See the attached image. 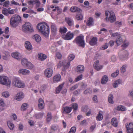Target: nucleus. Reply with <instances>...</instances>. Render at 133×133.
<instances>
[{
	"label": "nucleus",
	"instance_id": "f257e3e1",
	"mask_svg": "<svg viewBox=\"0 0 133 133\" xmlns=\"http://www.w3.org/2000/svg\"><path fill=\"white\" fill-rule=\"evenodd\" d=\"M37 27L39 31L43 34L45 37L49 36V27L46 23L45 22L39 23L37 25Z\"/></svg>",
	"mask_w": 133,
	"mask_h": 133
},
{
	"label": "nucleus",
	"instance_id": "f03ea898",
	"mask_svg": "<svg viewBox=\"0 0 133 133\" xmlns=\"http://www.w3.org/2000/svg\"><path fill=\"white\" fill-rule=\"evenodd\" d=\"M22 29L25 32L31 33L34 32L33 28L31 24L29 22H26L22 26Z\"/></svg>",
	"mask_w": 133,
	"mask_h": 133
},
{
	"label": "nucleus",
	"instance_id": "7ed1b4c3",
	"mask_svg": "<svg viewBox=\"0 0 133 133\" xmlns=\"http://www.w3.org/2000/svg\"><path fill=\"white\" fill-rule=\"evenodd\" d=\"M21 21V17L18 15H15L13 16L11 18L10 23L12 26L16 27V26L15 24L16 23H18Z\"/></svg>",
	"mask_w": 133,
	"mask_h": 133
},
{
	"label": "nucleus",
	"instance_id": "20e7f679",
	"mask_svg": "<svg viewBox=\"0 0 133 133\" xmlns=\"http://www.w3.org/2000/svg\"><path fill=\"white\" fill-rule=\"evenodd\" d=\"M75 42L76 44L79 46L84 48L85 46V43L84 40V36H79L77 37L74 41Z\"/></svg>",
	"mask_w": 133,
	"mask_h": 133
},
{
	"label": "nucleus",
	"instance_id": "39448f33",
	"mask_svg": "<svg viewBox=\"0 0 133 133\" xmlns=\"http://www.w3.org/2000/svg\"><path fill=\"white\" fill-rule=\"evenodd\" d=\"M12 84L15 86L19 88H23L25 86L24 83L17 78H14Z\"/></svg>",
	"mask_w": 133,
	"mask_h": 133
},
{
	"label": "nucleus",
	"instance_id": "423d86ee",
	"mask_svg": "<svg viewBox=\"0 0 133 133\" xmlns=\"http://www.w3.org/2000/svg\"><path fill=\"white\" fill-rule=\"evenodd\" d=\"M17 10V9L11 10V8H9L8 9L5 8H4L2 11V13L6 16H8L9 14H14L15 13V12Z\"/></svg>",
	"mask_w": 133,
	"mask_h": 133
},
{
	"label": "nucleus",
	"instance_id": "0eeeda50",
	"mask_svg": "<svg viewBox=\"0 0 133 133\" xmlns=\"http://www.w3.org/2000/svg\"><path fill=\"white\" fill-rule=\"evenodd\" d=\"M11 81L6 76H2L0 77V83L7 86L10 85Z\"/></svg>",
	"mask_w": 133,
	"mask_h": 133
},
{
	"label": "nucleus",
	"instance_id": "6e6552de",
	"mask_svg": "<svg viewBox=\"0 0 133 133\" xmlns=\"http://www.w3.org/2000/svg\"><path fill=\"white\" fill-rule=\"evenodd\" d=\"M70 62H68L66 63L65 61H64L62 62L61 61H60L58 64L57 67L59 68L62 65H63V68L62 69V70L64 71L66 69H67L69 68L70 65Z\"/></svg>",
	"mask_w": 133,
	"mask_h": 133
},
{
	"label": "nucleus",
	"instance_id": "1a4fd4ad",
	"mask_svg": "<svg viewBox=\"0 0 133 133\" xmlns=\"http://www.w3.org/2000/svg\"><path fill=\"white\" fill-rule=\"evenodd\" d=\"M21 62L22 65L24 66H25L27 69H31L33 67V65L32 63L29 62H28L26 59H23Z\"/></svg>",
	"mask_w": 133,
	"mask_h": 133
},
{
	"label": "nucleus",
	"instance_id": "9d476101",
	"mask_svg": "<svg viewBox=\"0 0 133 133\" xmlns=\"http://www.w3.org/2000/svg\"><path fill=\"white\" fill-rule=\"evenodd\" d=\"M74 36V34L73 33L69 31L66 34L63 35L62 37L65 40H70L73 38Z\"/></svg>",
	"mask_w": 133,
	"mask_h": 133
},
{
	"label": "nucleus",
	"instance_id": "9b49d317",
	"mask_svg": "<svg viewBox=\"0 0 133 133\" xmlns=\"http://www.w3.org/2000/svg\"><path fill=\"white\" fill-rule=\"evenodd\" d=\"M53 74L52 70L49 68L46 69L44 71V74L45 76L48 78L51 77Z\"/></svg>",
	"mask_w": 133,
	"mask_h": 133
},
{
	"label": "nucleus",
	"instance_id": "f8f14e48",
	"mask_svg": "<svg viewBox=\"0 0 133 133\" xmlns=\"http://www.w3.org/2000/svg\"><path fill=\"white\" fill-rule=\"evenodd\" d=\"M28 3L29 5H32L35 4L36 8H38L41 5V3L39 0H31L28 1Z\"/></svg>",
	"mask_w": 133,
	"mask_h": 133
},
{
	"label": "nucleus",
	"instance_id": "ddd939ff",
	"mask_svg": "<svg viewBox=\"0 0 133 133\" xmlns=\"http://www.w3.org/2000/svg\"><path fill=\"white\" fill-rule=\"evenodd\" d=\"M65 21L68 25L70 26H74V22L72 19L70 17H66L65 18Z\"/></svg>",
	"mask_w": 133,
	"mask_h": 133
},
{
	"label": "nucleus",
	"instance_id": "4468645a",
	"mask_svg": "<svg viewBox=\"0 0 133 133\" xmlns=\"http://www.w3.org/2000/svg\"><path fill=\"white\" fill-rule=\"evenodd\" d=\"M108 19L111 23H112L115 22L116 20V17L115 16V14L112 12H111Z\"/></svg>",
	"mask_w": 133,
	"mask_h": 133
},
{
	"label": "nucleus",
	"instance_id": "2eb2a0df",
	"mask_svg": "<svg viewBox=\"0 0 133 133\" xmlns=\"http://www.w3.org/2000/svg\"><path fill=\"white\" fill-rule=\"evenodd\" d=\"M127 131L128 133H133V123H131L126 125Z\"/></svg>",
	"mask_w": 133,
	"mask_h": 133
},
{
	"label": "nucleus",
	"instance_id": "dca6fc26",
	"mask_svg": "<svg viewBox=\"0 0 133 133\" xmlns=\"http://www.w3.org/2000/svg\"><path fill=\"white\" fill-rule=\"evenodd\" d=\"M97 38L96 37H94L90 40L89 43L92 46L94 45L97 44Z\"/></svg>",
	"mask_w": 133,
	"mask_h": 133
},
{
	"label": "nucleus",
	"instance_id": "f3484780",
	"mask_svg": "<svg viewBox=\"0 0 133 133\" xmlns=\"http://www.w3.org/2000/svg\"><path fill=\"white\" fill-rule=\"evenodd\" d=\"M24 95L22 92H20L17 93L16 96V99L18 101L20 100L21 99L23 98Z\"/></svg>",
	"mask_w": 133,
	"mask_h": 133
},
{
	"label": "nucleus",
	"instance_id": "a211bd4d",
	"mask_svg": "<svg viewBox=\"0 0 133 133\" xmlns=\"http://www.w3.org/2000/svg\"><path fill=\"white\" fill-rule=\"evenodd\" d=\"M25 46L26 48L29 51L31 50L32 48L31 44L28 41L25 42Z\"/></svg>",
	"mask_w": 133,
	"mask_h": 133
},
{
	"label": "nucleus",
	"instance_id": "6ab92c4d",
	"mask_svg": "<svg viewBox=\"0 0 133 133\" xmlns=\"http://www.w3.org/2000/svg\"><path fill=\"white\" fill-rule=\"evenodd\" d=\"M103 112L102 111H99L98 114L96 117V120L98 121L102 120L103 118Z\"/></svg>",
	"mask_w": 133,
	"mask_h": 133
},
{
	"label": "nucleus",
	"instance_id": "aec40b11",
	"mask_svg": "<svg viewBox=\"0 0 133 133\" xmlns=\"http://www.w3.org/2000/svg\"><path fill=\"white\" fill-rule=\"evenodd\" d=\"M38 106L39 108H44V101L42 98H39L38 100Z\"/></svg>",
	"mask_w": 133,
	"mask_h": 133
},
{
	"label": "nucleus",
	"instance_id": "412c9836",
	"mask_svg": "<svg viewBox=\"0 0 133 133\" xmlns=\"http://www.w3.org/2000/svg\"><path fill=\"white\" fill-rule=\"evenodd\" d=\"M84 66L82 65H79L77 67V71L79 73H82L84 71Z\"/></svg>",
	"mask_w": 133,
	"mask_h": 133
},
{
	"label": "nucleus",
	"instance_id": "4be33fe9",
	"mask_svg": "<svg viewBox=\"0 0 133 133\" xmlns=\"http://www.w3.org/2000/svg\"><path fill=\"white\" fill-rule=\"evenodd\" d=\"M94 24V21L92 18L91 17H89L86 23L87 25L90 26Z\"/></svg>",
	"mask_w": 133,
	"mask_h": 133
},
{
	"label": "nucleus",
	"instance_id": "5701e85b",
	"mask_svg": "<svg viewBox=\"0 0 133 133\" xmlns=\"http://www.w3.org/2000/svg\"><path fill=\"white\" fill-rule=\"evenodd\" d=\"M70 10L72 12H80L81 10L79 8L76 6H72L70 9Z\"/></svg>",
	"mask_w": 133,
	"mask_h": 133
},
{
	"label": "nucleus",
	"instance_id": "b1692460",
	"mask_svg": "<svg viewBox=\"0 0 133 133\" xmlns=\"http://www.w3.org/2000/svg\"><path fill=\"white\" fill-rule=\"evenodd\" d=\"M112 125L115 127H117L118 125V122L117 119L115 118H113L111 120Z\"/></svg>",
	"mask_w": 133,
	"mask_h": 133
},
{
	"label": "nucleus",
	"instance_id": "393cba45",
	"mask_svg": "<svg viewBox=\"0 0 133 133\" xmlns=\"http://www.w3.org/2000/svg\"><path fill=\"white\" fill-rule=\"evenodd\" d=\"M61 78V76L60 75L58 74L56 75L53 78V81L55 83L59 81Z\"/></svg>",
	"mask_w": 133,
	"mask_h": 133
},
{
	"label": "nucleus",
	"instance_id": "a878e982",
	"mask_svg": "<svg viewBox=\"0 0 133 133\" xmlns=\"http://www.w3.org/2000/svg\"><path fill=\"white\" fill-rule=\"evenodd\" d=\"M19 74L23 75H27L29 73L30 71L26 69H20L18 70Z\"/></svg>",
	"mask_w": 133,
	"mask_h": 133
},
{
	"label": "nucleus",
	"instance_id": "bb28decb",
	"mask_svg": "<svg viewBox=\"0 0 133 133\" xmlns=\"http://www.w3.org/2000/svg\"><path fill=\"white\" fill-rule=\"evenodd\" d=\"M20 54L18 52H15L12 54L11 55L14 58L19 60L21 58L20 56Z\"/></svg>",
	"mask_w": 133,
	"mask_h": 133
},
{
	"label": "nucleus",
	"instance_id": "cd10ccee",
	"mask_svg": "<svg viewBox=\"0 0 133 133\" xmlns=\"http://www.w3.org/2000/svg\"><path fill=\"white\" fill-rule=\"evenodd\" d=\"M123 41L120 36H118L116 40V43L117 45L122 44Z\"/></svg>",
	"mask_w": 133,
	"mask_h": 133
},
{
	"label": "nucleus",
	"instance_id": "c85d7f7f",
	"mask_svg": "<svg viewBox=\"0 0 133 133\" xmlns=\"http://www.w3.org/2000/svg\"><path fill=\"white\" fill-rule=\"evenodd\" d=\"M39 58L41 61H43L46 58V56L43 54L40 53L38 54Z\"/></svg>",
	"mask_w": 133,
	"mask_h": 133
},
{
	"label": "nucleus",
	"instance_id": "c756f323",
	"mask_svg": "<svg viewBox=\"0 0 133 133\" xmlns=\"http://www.w3.org/2000/svg\"><path fill=\"white\" fill-rule=\"evenodd\" d=\"M122 83V80L120 79H118L114 82L113 84V86L114 88H116L118 86L119 84H121Z\"/></svg>",
	"mask_w": 133,
	"mask_h": 133
},
{
	"label": "nucleus",
	"instance_id": "7c9ffc66",
	"mask_svg": "<svg viewBox=\"0 0 133 133\" xmlns=\"http://www.w3.org/2000/svg\"><path fill=\"white\" fill-rule=\"evenodd\" d=\"M51 28L52 33L54 35L55 34L57 31V28L55 25L52 24L51 25Z\"/></svg>",
	"mask_w": 133,
	"mask_h": 133
},
{
	"label": "nucleus",
	"instance_id": "2f4dec72",
	"mask_svg": "<svg viewBox=\"0 0 133 133\" xmlns=\"http://www.w3.org/2000/svg\"><path fill=\"white\" fill-rule=\"evenodd\" d=\"M108 80V77L106 75L103 76L101 79V82L102 84H105Z\"/></svg>",
	"mask_w": 133,
	"mask_h": 133
},
{
	"label": "nucleus",
	"instance_id": "473e14b6",
	"mask_svg": "<svg viewBox=\"0 0 133 133\" xmlns=\"http://www.w3.org/2000/svg\"><path fill=\"white\" fill-rule=\"evenodd\" d=\"M63 84H61L56 88V94H58L60 92L63 87Z\"/></svg>",
	"mask_w": 133,
	"mask_h": 133
},
{
	"label": "nucleus",
	"instance_id": "72a5a7b5",
	"mask_svg": "<svg viewBox=\"0 0 133 133\" xmlns=\"http://www.w3.org/2000/svg\"><path fill=\"white\" fill-rule=\"evenodd\" d=\"M83 16L79 12L77 14L76 16V18L78 20H82Z\"/></svg>",
	"mask_w": 133,
	"mask_h": 133
},
{
	"label": "nucleus",
	"instance_id": "f704fd0d",
	"mask_svg": "<svg viewBox=\"0 0 133 133\" xmlns=\"http://www.w3.org/2000/svg\"><path fill=\"white\" fill-rule=\"evenodd\" d=\"M33 38L35 39L36 42H39L40 41L41 39V37L38 34L35 35Z\"/></svg>",
	"mask_w": 133,
	"mask_h": 133
},
{
	"label": "nucleus",
	"instance_id": "c9c22d12",
	"mask_svg": "<svg viewBox=\"0 0 133 133\" xmlns=\"http://www.w3.org/2000/svg\"><path fill=\"white\" fill-rule=\"evenodd\" d=\"M113 96L112 94H110L108 96V100L109 102L111 104H113L114 102L113 100Z\"/></svg>",
	"mask_w": 133,
	"mask_h": 133
},
{
	"label": "nucleus",
	"instance_id": "e433bc0d",
	"mask_svg": "<svg viewBox=\"0 0 133 133\" xmlns=\"http://www.w3.org/2000/svg\"><path fill=\"white\" fill-rule=\"evenodd\" d=\"M51 129L53 131H56L59 129L58 126L57 125H53L51 127Z\"/></svg>",
	"mask_w": 133,
	"mask_h": 133
},
{
	"label": "nucleus",
	"instance_id": "4c0bfd02",
	"mask_svg": "<svg viewBox=\"0 0 133 133\" xmlns=\"http://www.w3.org/2000/svg\"><path fill=\"white\" fill-rule=\"evenodd\" d=\"M7 124L8 127L11 130H12L14 127V124L10 121L7 122Z\"/></svg>",
	"mask_w": 133,
	"mask_h": 133
},
{
	"label": "nucleus",
	"instance_id": "58836bf2",
	"mask_svg": "<svg viewBox=\"0 0 133 133\" xmlns=\"http://www.w3.org/2000/svg\"><path fill=\"white\" fill-rule=\"evenodd\" d=\"M52 117L50 112H48L47 115L46 120L47 122H49L51 119Z\"/></svg>",
	"mask_w": 133,
	"mask_h": 133
},
{
	"label": "nucleus",
	"instance_id": "ea45409f",
	"mask_svg": "<svg viewBox=\"0 0 133 133\" xmlns=\"http://www.w3.org/2000/svg\"><path fill=\"white\" fill-rule=\"evenodd\" d=\"M75 57V55L73 54H70L68 57V62H69L73 60Z\"/></svg>",
	"mask_w": 133,
	"mask_h": 133
},
{
	"label": "nucleus",
	"instance_id": "a19ab883",
	"mask_svg": "<svg viewBox=\"0 0 133 133\" xmlns=\"http://www.w3.org/2000/svg\"><path fill=\"white\" fill-rule=\"evenodd\" d=\"M78 104L76 103H74L72 104L71 107H63V108H78Z\"/></svg>",
	"mask_w": 133,
	"mask_h": 133
},
{
	"label": "nucleus",
	"instance_id": "79ce46f5",
	"mask_svg": "<svg viewBox=\"0 0 133 133\" xmlns=\"http://www.w3.org/2000/svg\"><path fill=\"white\" fill-rule=\"evenodd\" d=\"M67 29L65 27L60 28L59 29V32L61 33H65L67 32Z\"/></svg>",
	"mask_w": 133,
	"mask_h": 133
},
{
	"label": "nucleus",
	"instance_id": "37998d69",
	"mask_svg": "<svg viewBox=\"0 0 133 133\" xmlns=\"http://www.w3.org/2000/svg\"><path fill=\"white\" fill-rule=\"evenodd\" d=\"M119 70H117L115 72L112 73L111 75V76L112 77H116L119 74Z\"/></svg>",
	"mask_w": 133,
	"mask_h": 133
},
{
	"label": "nucleus",
	"instance_id": "c03bdc74",
	"mask_svg": "<svg viewBox=\"0 0 133 133\" xmlns=\"http://www.w3.org/2000/svg\"><path fill=\"white\" fill-rule=\"evenodd\" d=\"M43 115V113H41L35 115V117L37 119H40L42 117Z\"/></svg>",
	"mask_w": 133,
	"mask_h": 133
},
{
	"label": "nucleus",
	"instance_id": "a18cd8bd",
	"mask_svg": "<svg viewBox=\"0 0 133 133\" xmlns=\"http://www.w3.org/2000/svg\"><path fill=\"white\" fill-rule=\"evenodd\" d=\"M76 130V128L75 127H72L70 129L69 133H75Z\"/></svg>",
	"mask_w": 133,
	"mask_h": 133
},
{
	"label": "nucleus",
	"instance_id": "49530a36",
	"mask_svg": "<svg viewBox=\"0 0 133 133\" xmlns=\"http://www.w3.org/2000/svg\"><path fill=\"white\" fill-rule=\"evenodd\" d=\"M108 47V44L106 43L105 44L102 45L101 47V49L102 50L105 49Z\"/></svg>",
	"mask_w": 133,
	"mask_h": 133
},
{
	"label": "nucleus",
	"instance_id": "de8ad7c7",
	"mask_svg": "<svg viewBox=\"0 0 133 133\" xmlns=\"http://www.w3.org/2000/svg\"><path fill=\"white\" fill-rule=\"evenodd\" d=\"M72 109H63V111L64 113H68L70 112Z\"/></svg>",
	"mask_w": 133,
	"mask_h": 133
},
{
	"label": "nucleus",
	"instance_id": "09e8293b",
	"mask_svg": "<svg viewBox=\"0 0 133 133\" xmlns=\"http://www.w3.org/2000/svg\"><path fill=\"white\" fill-rule=\"evenodd\" d=\"M2 95L4 97H8L9 96V93L7 92H4L2 93Z\"/></svg>",
	"mask_w": 133,
	"mask_h": 133
},
{
	"label": "nucleus",
	"instance_id": "8fccbe9b",
	"mask_svg": "<svg viewBox=\"0 0 133 133\" xmlns=\"http://www.w3.org/2000/svg\"><path fill=\"white\" fill-rule=\"evenodd\" d=\"M9 3L10 2L9 1H6L3 3V6L7 8L9 6Z\"/></svg>",
	"mask_w": 133,
	"mask_h": 133
},
{
	"label": "nucleus",
	"instance_id": "3c124183",
	"mask_svg": "<svg viewBox=\"0 0 133 133\" xmlns=\"http://www.w3.org/2000/svg\"><path fill=\"white\" fill-rule=\"evenodd\" d=\"M83 77V76L82 75H81L79 76H78L77 77V78L75 79V82H77L82 79Z\"/></svg>",
	"mask_w": 133,
	"mask_h": 133
},
{
	"label": "nucleus",
	"instance_id": "603ef678",
	"mask_svg": "<svg viewBox=\"0 0 133 133\" xmlns=\"http://www.w3.org/2000/svg\"><path fill=\"white\" fill-rule=\"evenodd\" d=\"M99 64V61H97L95 62L93 65V66L95 69H98L96 66L98 65Z\"/></svg>",
	"mask_w": 133,
	"mask_h": 133
},
{
	"label": "nucleus",
	"instance_id": "864d4df0",
	"mask_svg": "<svg viewBox=\"0 0 133 133\" xmlns=\"http://www.w3.org/2000/svg\"><path fill=\"white\" fill-rule=\"evenodd\" d=\"M127 67V65H123L122 67L121 68V70L122 72H125L126 71V69Z\"/></svg>",
	"mask_w": 133,
	"mask_h": 133
},
{
	"label": "nucleus",
	"instance_id": "5fc2aeb1",
	"mask_svg": "<svg viewBox=\"0 0 133 133\" xmlns=\"http://www.w3.org/2000/svg\"><path fill=\"white\" fill-rule=\"evenodd\" d=\"M129 44V43L127 42L126 43H124L122 46L121 47L123 49H124L125 48L127 47Z\"/></svg>",
	"mask_w": 133,
	"mask_h": 133
},
{
	"label": "nucleus",
	"instance_id": "6e6d98bb",
	"mask_svg": "<svg viewBox=\"0 0 133 133\" xmlns=\"http://www.w3.org/2000/svg\"><path fill=\"white\" fill-rule=\"evenodd\" d=\"M56 56L58 59H60L62 58V55L60 53L57 52L56 53Z\"/></svg>",
	"mask_w": 133,
	"mask_h": 133
},
{
	"label": "nucleus",
	"instance_id": "4d7b16f0",
	"mask_svg": "<svg viewBox=\"0 0 133 133\" xmlns=\"http://www.w3.org/2000/svg\"><path fill=\"white\" fill-rule=\"evenodd\" d=\"M6 53V55H4L3 56V59L5 60H7L8 59V58L9 56V54L8 52H5Z\"/></svg>",
	"mask_w": 133,
	"mask_h": 133
},
{
	"label": "nucleus",
	"instance_id": "13d9d810",
	"mask_svg": "<svg viewBox=\"0 0 133 133\" xmlns=\"http://www.w3.org/2000/svg\"><path fill=\"white\" fill-rule=\"evenodd\" d=\"M29 105L26 103H24L22 104L21 106V108H28Z\"/></svg>",
	"mask_w": 133,
	"mask_h": 133
},
{
	"label": "nucleus",
	"instance_id": "bf43d9fd",
	"mask_svg": "<svg viewBox=\"0 0 133 133\" xmlns=\"http://www.w3.org/2000/svg\"><path fill=\"white\" fill-rule=\"evenodd\" d=\"M110 13L109 12V11H107L105 12V15L106 16V18H105V19L107 21L108 20V16L109 15V14Z\"/></svg>",
	"mask_w": 133,
	"mask_h": 133
},
{
	"label": "nucleus",
	"instance_id": "052dcab7",
	"mask_svg": "<svg viewBox=\"0 0 133 133\" xmlns=\"http://www.w3.org/2000/svg\"><path fill=\"white\" fill-rule=\"evenodd\" d=\"M120 34L118 32H116L113 33L111 35V36L114 37H115L116 36H120Z\"/></svg>",
	"mask_w": 133,
	"mask_h": 133
},
{
	"label": "nucleus",
	"instance_id": "680f3d73",
	"mask_svg": "<svg viewBox=\"0 0 133 133\" xmlns=\"http://www.w3.org/2000/svg\"><path fill=\"white\" fill-rule=\"evenodd\" d=\"M0 105L2 107H4L5 105L4 102L2 99H0Z\"/></svg>",
	"mask_w": 133,
	"mask_h": 133
},
{
	"label": "nucleus",
	"instance_id": "e2e57ef3",
	"mask_svg": "<svg viewBox=\"0 0 133 133\" xmlns=\"http://www.w3.org/2000/svg\"><path fill=\"white\" fill-rule=\"evenodd\" d=\"M23 128V126L22 124H19L18 128L19 130L21 131H22Z\"/></svg>",
	"mask_w": 133,
	"mask_h": 133
},
{
	"label": "nucleus",
	"instance_id": "0e129e2a",
	"mask_svg": "<svg viewBox=\"0 0 133 133\" xmlns=\"http://www.w3.org/2000/svg\"><path fill=\"white\" fill-rule=\"evenodd\" d=\"M93 100L94 102H98V100L97 99V97L96 96L94 95L93 98Z\"/></svg>",
	"mask_w": 133,
	"mask_h": 133
},
{
	"label": "nucleus",
	"instance_id": "69168bd1",
	"mask_svg": "<svg viewBox=\"0 0 133 133\" xmlns=\"http://www.w3.org/2000/svg\"><path fill=\"white\" fill-rule=\"evenodd\" d=\"M77 85H75L71 87L70 88V89L71 90H73L77 88Z\"/></svg>",
	"mask_w": 133,
	"mask_h": 133
},
{
	"label": "nucleus",
	"instance_id": "338daca9",
	"mask_svg": "<svg viewBox=\"0 0 133 133\" xmlns=\"http://www.w3.org/2000/svg\"><path fill=\"white\" fill-rule=\"evenodd\" d=\"M37 11L38 12H41L43 11L44 10V9L43 8H37Z\"/></svg>",
	"mask_w": 133,
	"mask_h": 133
},
{
	"label": "nucleus",
	"instance_id": "774afa93",
	"mask_svg": "<svg viewBox=\"0 0 133 133\" xmlns=\"http://www.w3.org/2000/svg\"><path fill=\"white\" fill-rule=\"evenodd\" d=\"M28 123L31 126H33L34 124V122L31 120H29V121Z\"/></svg>",
	"mask_w": 133,
	"mask_h": 133
}]
</instances>
